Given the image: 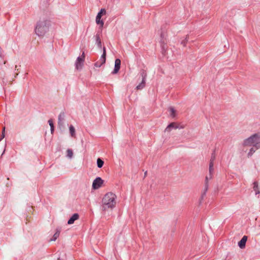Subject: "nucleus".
<instances>
[{"label": "nucleus", "mask_w": 260, "mask_h": 260, "mask_svg": "<svg viewBox=\"0 0 260 260\" xmlns=\"http://www.w3.org/2000/svg\"><path fill=\"white\" fill-rule=\"evenodd\" d=\"M51 26V22L50 20L42 18L37 21L35 31L36 34L40 37H43L49 31L50 26Z\"/></svg>", "instance_id": "nucleus-1"}, {"label": "nucleus", "mask_w": 260, "mask_h": 260, "mask_svg": "<svg viewBox=\"0 0 260 260\" xmlns=\"http://www.w3.org/2000/svg\"><path fill=\"white\" fill-rule=\"evenodd\" d=\"M102 203L104 210L112 209L116 205V196L112 192H108L103 198Z\"/></svg>", "instance_id": "nucleus-2"}, {"label": "nucleus", "mask_w": 260, "mask_h": 260, "mask_svg": "<svg viewBox=\"0 0 260 260\" xmlns=\"http://www.w3.org/2000/svg\"><path fill=\"white\" fill-rule=\"evenodd\" d=\"M243 145L244 146H253L256 149L260 148V134H253L244 140Z\"/></svg>", "instance_id": "nucleus-3"}, {"label": "nucleus", "mask_w": 260, "mask_h": 260, "mask_svg": "<svg viewBox=\"0 0 260 260\" xmlns=\"http://www.w3.org/2000/svg\"><path fill=\"white\" fill-rule=\"evenodd\" d=\"M85 57L84 52H83L82 55L77 57L75 62L76 69L77 70H80L82 69L85 61Z\"/></svg>", "instance_id": "nucleus-4"}, {"label": "nucleus", "mask_w": 260, "mask_h": 260, "mask_svg": "<svg viewBox=\"0 0 260 260\" xmlns=\"http://www.w3.org/2000/svg\"><path fill=\"white\" fill-rule=\"evenodd\" d=\"M106 11L105 9H102L98 13L96 17V23L98 24H100L101 27H102L104 25V21L101 20L102 16L106 15Z\"/></svg>", "instance_id": "nucleus-5"}, {"label": "nucleus", "mask_w": 260, "mask_h": 260, "mask_svg": "<svg viewBox=\"0 0 260 260\" xmlns=\"http://www.w3.org/2000/svg\"><path fill=\"white\" fill-rule=\"evenodd\" d=\"M106 49L104 47V49H103V53L102 55V56L101 57V58L100 59V60L99 61H96L94 63V66L95 67L99 68V67H101L103 64H104L105 63V62H106Z\"/></svg>", "instance_id": "nucleus-6"}, {"label": "nucleus", "mask_w": 260, "mask_h": 260, "mask_svg": "<svg viewBox=\"0 0 260 260\" xmlns=\"http://www.w3.org/2000/svg\"><path fill=\"white\" fill-rule=\"evenodd\" d=\"M103 183V180L100 177L96 178L93 181L92 187L94 189H99Z\"/></svg>", "instance_id": "nucleus-7"}, {"label": "nucleus", "mask_w": 260, "mask_h": 260, "mask_svg": "<svg viewBox=\"0 0 260 260\" xmlns=\"http://www.w3.org/2000/svg\"><path fill=\"white\" fill-rule=\"evenodd\" d=\"M178 128H179V127L178 126V124L177 123L172 122L168 125V126L165 129V131L167 132H169L173 128L176 129ZM184 128V126H181L180 127V128Z\"/></svg>", "instance_id": "nucleus-8"}, {"label": "nucleus", "mask_w": 260, "mask_h": 260, "mask_svg": "<svg viewBox=\"0 0 260 260\" xmlns=\"http://www.w3.org/2000/svg\"><path fill=\"white\" fill-rule=\"evenodd\" d=\"M121 65V60L117 58L115 61V67L113 71L112 72L113 74H117L120 70Z\"/></svg>", "instance_id": "nucleus-9"}, {"label": "nucleus", "mask_w": 260, "mask_h": 260, "mask_svg": "<svg viewBox=\"0 0 260 260\" xmlns=\"http://www.w3.org/2000/svg\"><path fill=\"white\" fill-rule=\"evenodd\" d=\"M142 82L139 84L137 87H136V89L137 90H141L142 89H143L144 87H145V80H146V74H145L144 73L142 75Z\"/></svg>", "instance_id": "nucleus-10"}, {"label": "nucleus", "mask_w": 260, "mask_h": 260, "mask_svg": "<svg viewBox=\"0 0 260 260\" xmlns=\"http://www.w3.org/2000/svg\"><path fill=\"white\" fill-rule=\"evenodd\" d=\"M79 218V215L77 213L74 214L72 217L68 220V223L69 224H73L74 221Z\"/></svg>", "instance_id": "nucleus-11"}, {"label": "nucleus", "mask_w": 260, "mask_h": 260, "mask_svg": "<svg viewBox=\"0 0 260 260\" xmlns=\"http://www.w3.org/2000/svg\"><path fill=\"white\" fill-rule=\"evenodd\" d=\"M69 131L71 137L75 138L76 137L75 129L72 125H70Z\"/></svg>", "instance_id": "nucleus-12"}, {"label": "nucleus", "mask_w": 260, "mask_h": 260, "mask_svg": "<svg viewBox=\"0 0 260 260\" xmlns=\"http://www.w3.org/2000/svg\"><path fill=\"white\" fill-rule=\"evenodd\" d=\"M171 116L174 118L176 116V111L173 107H170L168 109Z\"/></svg>", "instance_id": "nucleus-13"}, {"label": "nucleus", "mask_w": 260, "mask_h": 260, "mask_svg": "<svg viewBox=\"0 0 260 260\" xmlns=\"http://www.w3.org/2000/svg\"><path fill=\"white\" fill-rule=\"evenodd\" d=\"M211 179H210V174L209 175V176H207L205 178V186H206V189H205V191L204 193L203 194H202V197H201V200L203 199V197H204V194H205V192L206 191L207 189V188H208V181L209 180H210Z\"/></svg>", "instance_id": "nucleus-14"}, {"label": "nucleus", "mask_w": 260, "mask_h": 260, "mask_svg": "<svg viewBox=\"0 0 260 260\" xmlns=\"http://www.w3.org/2000/svg\"><path fill=\"white\" fill-rule=\"evenodd\" d=\"M253 190L255 191L256 194H259L260 193L258 190V183L257 182H254L253 183Z\"/></svg>", "instance_id": "nucleus-15"}, {"label": "nucleus", "mask_w": 260, "mask_h": 260, "mask_svg": "<svg viewBox=\"0 0 260 260\" xmlns=\"http://www.w3.org/2000/svg\"><path fill=\"white\" fill-rule=\"evenodd\" d=\"M104 163V161L102 160L101 158H99L97 159V165L99 168H101L103 166Z\"/></svg>", "instance_id": "nucleus-16"}, {"label": "nucleus", "mask_w": 260, "mask_h": 260, "mask_svg": "<svg viewBox=\"0 0 260 260\" xmlns=\"http://www.w3.org/2000/svg\"><path fill=\"white\" fill-rule=\"evenodd\" d=\"M48 123L49 125L50 126L51 128V134H53L54 132V126H53V123L52 119H49L48 120Z\"/></svg>", "instance_id": "nucleus-17"}, {"label": "nucleus", "mask_w": 260, "mask_h": 260, "mask_svg": "<svg viewBox=\"0 0 260 260\" xmlns=\"http://www.w3.org/2000/svg\"><path fill=\"white\" fill-rule=\"evenodd\" d=\"M247 240V237L246 236H244L242 239L238 242V244H246Z\"/></svg>", "instance_id": "nucleus-18"}, {"label": "nucleus", "mask_w": 260, "mask_h": 260, "mask_svg": "<svg viewBox=\"0 0 260 260\" xmlns=\"http://www.w3.org/2000/svg\"><path fill=\"white\" fill-rule=\"evenodd\" d=\"M188 36H186L185 38L184 39H183L182 41H181V44L184 46H186V43L187 42H188Z\"/></svg>", "instance_id": "nucleus-19"}, {"label": "nucleus", "mask_w": 260, "mask_h": 260, "mask_svg": "<svg viewBox=\"0 0 260 260\" xmlns=\"http://www.w3.org/2000/svg\"><path fill=\"white\" fill-rule=\"evenodd\" d=\"M67 156L69 158H72L73 157V151L70 149H68L67 151Z\"/></svg>", "instance_id": "nucleus-20"}, {"label": "nucleus", "mask_w": 260, "mask_h": 260, "mask_svg": "<svg viewBox=\"0 0 260 260\" xmlns=\"http://www.w3.org/2000/svg\"><path fill=\"white\" fill-rule=\"evenodd\" d=\"M257 149H256L254 147H252L250 149L249 152L248 153V156H251L253 154V153L255 151V150H257Z\"/></svg>", "instance_id": "nucleus-21"}, {"label": "nucleus", "mask_w": 260, "mask_h": 260, "mask_svg": "<svg viewBox=\"0 0 260 260\" xmlns=\"http://www.w3.org/2000/svg\"><path fill=\"white\" fill-rule=\"evenodd\" d=\"M215 159V156H212L210 159L209 162V167H214V161Z\"/></svg>", "instance_id": "nucleus-22"}, {"label": "nucleus", "mask_w": 260, "mask_h": 260, "mask_svg": "<svg viewBox=\"0 0 260 260\" xmlns=\"http://www.w3.org/2000/svg\"><path fill=\"white\" fill-rule=\"evenodd\" d=\"M213 172H214V168L213 167H209L210 179H212V178L213 177Z\"/></svg>", "instance_id": "nucleus-23"}, {"label": "nucleus", "mask_w": 260, "mask_h": 260, "mask_svg": "<svg viewBox=\"0 0 260 260\" xmlns=\"http://www.w3.org/2000/svg\"><path fill=\"white\" fill-rule=\"evenodd\" d=\"M59 232L57 231L53 235L52 239H51V240L55 241L59 237Z\"/></svg>", "instance_id": "nucleus-24"}, {"label": "nucleus", "mask_w": 260, "mask_h": 260, "mask_svg": "<svg viewBox=\"0 0 260 260\" xmlns=\"http://www.w3.org/2000/svg\"><path fill=\"white\" fill-rule=\"evenodd\" d=\"M96 43H98V46L100 47H101V39L100 38L99 36H96Z\"/></svg>", "instance_id": "nucleus-25"}, {"label": "nucleus", "mask_w": 260, "mask_h": 260, "mask_svg": "<svg viewBox=\"0 0 260 260\" xmlns=\"http://www.w3.org/2000/svg\"><path fill=\"white\" fill-rule=\"evenodd\" d=\"M4 56V50L0 46V57L3 58Z\"/></svg>", "instance_id": "nucleus-26"}, {"label": "nucleus", "mask_w": 260, "mask_h": 260, "mask_svg": "<svg viewBox=\"0 0 260 260\" xmlns=\"http://www.w3.org/2000/svg\"><path fill=\"white\" fill-rule=\"evenodd\" d=\"M5 134L2 133V135L1 136V138H0V141H2L5 138Z\"/></svg>", "instance_id": "nucleus-27"}, {"label": "nucleus", "mask_w": 260, "mask_h": 260, "mask_svg": "<svg viewBox=\"0 0 260 260\" xmlns=\"http://www.w3.org/2000/svg\"><path fill=\"white\" fill-rule=\"evenodd\" d=\"M245 245H239V247H240V248L241 249H244V248H245Z\"/></svg>", "instance_id": "nucleus-28"}, {"label": "nucleus", "mask_w": 260, "mask_h": 260, "mask_svg": "<svg viewBox=\"0 0 260 260\" xmlns=\"http://www.w3.org/2000/svg\"><path fill=\"white\" fill-rule=\"evenodd\" d=\"M5 127H4L3 128L2 133L5 134Z\"/></svg>", "instance_id": "nucleus-29"}]
</instances>
